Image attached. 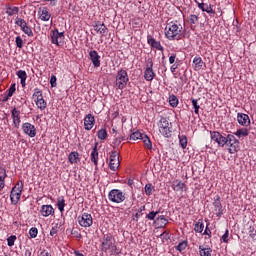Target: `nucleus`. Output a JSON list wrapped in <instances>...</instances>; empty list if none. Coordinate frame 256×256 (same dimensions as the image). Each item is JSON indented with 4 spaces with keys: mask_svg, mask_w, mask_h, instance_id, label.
<instances>
[{
    "mask_svg": "<svg viewBox=\"0 0 256 256\" xmlns=\"http://www.w3.org/2000/svg\"><path fill=\"white\" fill-rule=\"evenodd\" d=\"M165 31V36L169 41H179L181 39V29L177 24H168Z\"/></svg>",
    "mask_w": 256,
    "mask_h": 256,
    "instance_id": "1",
    "label": "nucleus"
},
{
    "mask_svg": "<svg viewBox=\"0 0 256 256\" xmlns=\"http://www.w3.org/2000/svg\"><path fill=\"white\" fill-rule=\"evenodd\" d=\"M21 193H23V181L18 182L10 192L12 205H17V203H19V199H21Z\"/></svg>",
    "mask_w": 256,
    "mask_h": 256,
    "instance_id": "2",
    "label": "nucleus"
},
{
    "mask_svg": "<svg viewBox=\"0 0 256 256\" xmlns=\"http://www.w3.org/2000/svg\"><path fill=\"white\" fill-rule=\"evenodd\" d=\"M226 147H228V152L233 154L237 153L239 151V140L235 138V135L233 134H228L226 136Z\"/></svg>",
    "mask_w": 256,
    "mask_h": 256,
    "instance_id": "3",
    "label": "nucleus"
},
{
    "mask_svg": "<svg viewBox=\"0 0 256 256\" xmlns=\"http://www.w3.org/2000/svg\"><path fill=\"white\" fill-rule=\"evenodd\" d=\"M159 132L163 137H171L172 131H171V123H169V120L167 118H162L159 123Z\"/></svg>",
    "mask_w": 256,
    "mask_h": 256,
    "instance_id": "4",
    "label": "nucleus"
},
{
    "mask_svg": "<svg viewBox=\"0 0 256 256\" xmlns=\"http://www.w3.org/2000/svg\"><path fill=\"white\" fill-rule=\"evenodd\" d=\"M128 82H129V76L127 75V71L125 70L118 71V74L116 77V87H118V89H125V87H127Z\"/></svg>",
    "mask_w": 256,
    "mask_h": 256,
    "instance_id": "5",
    "label": "nucleus"
},
{
    "mask_svg": "<svg viewBox=\"0 0 256 256\" xmlns=\"http://www.w3.org/2000/svg\"><path fill=\"white\" fill-rule=\"evenodd\" d=\"M108 199L112 203H123L125 201V194L119 189H113L109 192Z\"/></svg>",
    "mask_w": 256,
    "mask_h": 256,
    "instance_id": "6",
    "label": "nucleus"
},
{
    "mask_svg": "<svg viewBox=\"0 0 256 256\" xmlns=\"http://www.w3.org/2000/svg\"><path fill=\"white\" fill-rule=\"evenodd\" d=\"M115 243V238H113V235L111 234H105L102 238V243H101V249L104 251V253H107L111 247H113Z\"/></svg>",
    "mask_w": 256,
    "mask_h": 256,
    "instance_id": "7",
    "label": "nucleus"
},
{
    "mask_svg": "<svg viewBox=\"0 0 256 256\" xmlns=\"http://www.w3.org/2000/svg\"><path fill=\"white\" fill-rule=\"evenodd\" d=\"M15 25H18L25 35H28V37H33V30L31 27H29V25H27V22L23 18L17 17L15 20Z\"/></svg>",
    "mask_w": 256,
    "mask_h": 256,
    "instance_id": "8",
    "label": "nucleus"
},
{
    "mask_svg": "<svg viewBox=\"0 0 256 256\" xmlns=\"http://www.w3.org/2000/svg\"><path fill=\"white\" fill-rule=\"evenodd\" d=\"M78 223L81 227H91L93 225V216L89 213H84L78 216Z\"/></svg>",
    "mask_w": 256,
    "mask_h": 256,
    "instance_id": "9",
    "label": "nucleus"
},
{
    "mask_svg": "<svg viewBox=\"0 0 256 256\" xmlns=\"http://www.w3.org/2000/svg\"><path fill=\"white\" fill-rule=\"evenodd\" d=\"M121 162L119 161V153L117 151H113L110 155L109 167L111 171H117L119 169V165Z\"/></svg>",
    "mask_w": 256,
    "mask_h": 256,
    "instance_id": "10",
    "label": "nucleus"
},
{
    "mask_svg": "<svg viewBox=\"0 0 256 256\" xmlns=\"http://www.w3.org/2000/svg\"><path fill=\"white\" fill-rule=\"evenodd\" d=\"M210 136L212 141H215L219 147H225V143H227V137L222 136V134L217 131L210 132Z\"/></svg>",
    "mask_w": 256,
    "mask_h": 256,
    "instance_id": "11",
    "label": "nucleus"
},
{
    "mask_svg": "<svg viewBox=\"0 0 256 256\" xmlns=\"http://www.w3.org/2000/svg\"><path fill=\"white\" fill-rule=\"evenodd\" d=\"M22 130L25 135H28V137L33 138L37 135V128H35V125L29 122L22 124Z\"/></svg>",
    "mask_w": 256,
    "mask_h": 256,
    "instance_id": "12",
    "label": "nucleus"
},
{
    "mask_svg": "<svg viewBox=\"0 0 256 256\" xmlns=\"http://www.w3.org/2000/svg\"><path fill=\"white\" fill-rule=\"evenodd\" d=\"M144 79H146V81H153V79H155V72H153L152 60H150L147 64L146 70L144 72Z\"/></svg>",
    "mask_w": 256,
    "mask_h": 256,
    "instance_id": "13",
    "label": "nucleus"
},
{
    "mask_svg": "<svg viewBox=\"0 0 256 256\" xmlns=\"http://www.w3.org/2000/svg\"><path fill=\"white\" fill-rule=\"evenodd\" d=\"M214 211L216 216L221 217L223 215V205L221 204V197L216 196L213 202Z\"/></svg>",
    "mask_w": 256,
    "mask_h": 256,
    "instance_id": "14",
    "label": "nucleus"
},
{
    "mask_svg": "<svg viewBox=\"0 0 256 256\" xmlns=\"http://www.w3.org/2000/svg\"><path fill=\"white\" fill-rule=\"evenodd\" d=\"M196 5L203 11V13H209L210 15H215V10L211 7V4L204 2H199L195 0Z\"/></svg>",
    "mask_w": 256,
    "mask_h": 256,
    "instance_id": "15",
    "label": "nucleus"
},
{
    "mask_svg": "<svg viewBox=\"0 0 256 256\" xmlns=\"http://www.w3.org/2000/svg\"><path fill=\"white\" fill-rule=\"evenodd\" d=\"M237 121L239 125H242L243 127H249V125H251V119H249V115L247 114L238 113Z\"/></svg>",
    "mask_w": 256,
    "mask_h": 256,
    "instance_id": "16",
    "label": "nucleus"
},
{
    "mask_svg": "<svg viewBox=\"0 0 256 256\" xmlns=\"http://www.w3.org/2000/svg\"><path fill=\"white\" fill-rule=\"evenodd\" d=\"M93 125H95V116L87 114L84 118V127L86 131H91V129H93Z\"/></svg>",
    "mask_w": 256,
    "mask_h": 256,
    "instance_id": "17",
    "label": "nucleus"
},
{
    "mask_svg": "<svg viewBox=\"0 0 256 256\" xmlns=\"http://www.w3.org/2000/svg\"><path fill=\"white\" fill-rule=\"evenodd\" d=\"M94 31L101 35V37H107L108 29L104 23L97 22V24L94 25Z\"/></svg>",
    "mask_w": 256,
    "mask_h": 256,
    "instance_id": "18",
    "label": "nucleus"
},
{
    "mask_svg": "<svg viewBox=\"0 0 256 256\" xmlns=\"http://www.w3.org/2000/svg\"><path fill=\"white\" fill-rule=\"evenodd\" d=\"M11 113L14 127H16V129H19V126L21 125V112L18 111L17 108H13Z\"/></svg>",
    "mask_w": 256,
    "mask_h": 256,
    "instance_id": "19",
    "label": "nucleus"
},
{
    "mask_svg": "<svg viewBox=\"0 0 256 256\" xmlns=\"http://www.w3.org/2000/svg\"><path fill=\"white\" fill-rule=\"evenodd\" d=\"M40 213L43 217H49V215H55V209L52 205H42Z\"/></svg>",
    "mask_w": 256,
    "mask_h": 256,
    "instance_id": "20",
    "label": "nucleus"
},
{
    "mask_svg": "<svg viewBox=\"0 0 256 256\" xmlns=\"http://www.w3.org/2000/svg\"><path fill=\"white\" fill-rule=\"evenodd\" d=\"M89 55L94 67H101V56H99V53H97L95 50H92L89 52Z\"/></svg>",
    "mask_w": 256,
    "mask_h": 256,
    "instance_id": "21",
    "label": "nucleus"
},
{
    "mask_svg": "<svg viewBox=\"0 0 256 256\" xmlns=\"http://www.w3.org/2000/svg\"><path fill=\"white\" fill-rule=\"evenodd\" d=\"M38 15L41 21H49L51 19V13H49V8L47 7L40 8Z\"/></svg>",
    "mask_w": 256,
    "mask_h": 256,
    "instance_id": "22",
    "label": "nucleus"
},
{
    "mask_svg": "<svg viewBox=\"0 0 256 256\" xmlns=\"http://www.w3.org/2000/svg\"><path fill=\"white\" fill-rule=\"evenodd\" d=\"M148 44L151 45L154 49H157L158 51H163V46H161V42L155 40L153 36L148 35L147 36Z\"/></svg>",
    "mask_w": 256,
    "mask_h": 256,
    "instance_id": "23",
    "label": "nucleus"
},
{
    "mask_svg": "<svg viewBox=\"0 0 256 256\" xmlns=\"http://www.w3.org/2000/svg\"><path fill=\"white\" fill-rule=\"evenodd\" d=\"M16 75L18 79H20L21 86L25 87L27 85V83L25 82L27 81V72H25V70H19L16 72Z\"/></svg>",
    "mask_w": 256,
    "mask_h": 256,
    "instance_id": "24",
    "label": "nucleus"
},
{
    "mask_svg": "<svg viewBox=\"0 0 256 256\" xmlns=\"http://www.w3.org/2000/svg\"><path fill=\"white\" fill-rule=\"evenodd\" d=\"M172 189L177 192H182L183 189H185V183H183L181 180H174L172 182Z\"/></svg>",
    "mask_w": 256,
    "mask_h": 256,
    "instance_id": "25",
    "label": "nucleus"
},
{
    "mask_svg": "<svg viewBox=\"0 0 256 256\" xmlns=\"http://www.w3.org/2000/svg\"><path fill=\"white\" fill-rule=\"evenodd\" d=\"M51 37V42L54 45H59V43H61V38H59V30L55 29L51 32L50 34Z\"/></svg>",
    "mask_w": 256,
    "mask_h": 256,
    "instance_id": "26",
    "label": "nucleus"
},
{
    "mask_svg": "<svg viewBox=\"0 0 256 256\" xmlns=\"http://www.w3.org/2000/svg\"><path fill=\"white\" fill-rule=\"evenodd\" d=\"M5 177H7V171L5 168H0V191L5 188Z\"/></svg>",
    "mask_w": 256,
    "mask_h": 256,
    "instance_id": "27",
    "label": "nucleus"
},
{
    "mask_svg": "<svg viewBox=\"0 0 256 256\" xmlns=\"http://www.w3.org/2000/svg\"><path fill=\"white\" fill-rule=\"evenodd\" d=\"M90 159L92 163L97 167V161L99 160V152H97V146H95L91 152Z\"/></svg>",
    "mask_w": 256,
    "mask_h": 256,
    "instance_id": "28",
    "label": "nucleus"
},
{
    "mask_svg": "<svg viewBox=\"0 0 256 256\" xmlns=\"http://www.w3.org/2000/svg\"><path fill=\"white\" fill-rule=\"evenodd\" d=\"M69 162L70 163H79L81 159L79 158V152H71L68 156Z\"/></svg>",
    "mask_w": 256,
    "mask_h": 256,
    "instance_id": "29",
    "label": "nucleus"
},
{
    "mask_svg": "<svg viewBox=\"0 0 256 256\" xmlns=\"http://www.w3.org/2000/svg\"><path fill=\"white\" fill-rule=\"evenodd\" d=\"M35 103L41 111H44V109H47V102L43 98L35 99Z\"/></svg>",
    "mask_w": 256,
    "mask_h": 256,
    "instance_id": "30",
    "label": "nucleus"
},
{
    "mask_svg": "<svg viewBox=\"0 0 256 256\" xmlns=\"http://www.w3.org/2000/svg\"><path fill=\"white\" fill-rule=\"evenodd\" d=\"M57 207H58L60 213H63V211H65V197H63V196L58 197Z\"/></svg>",
    "mask_w": 256,
    "mask_h": 256,
    "instance_id": "31",
    "label": "nucleus"
},
{
    "mask_svg": "<svg viewBox=\"0 0 256 256\" xmlns=\"http://www.w3.org/2000/svg\"><path fill=\"white\" fill-rule=\"evenodd\" d=\"M234 135H236V137H247L249 135V129L247 128H241V129H238Z\"/></svg>",
    "mask_w": 256,
    "mask_h": 256,
    "instance_id": "32",
    "label": "nucleus"
},
{
    "mask_svg": "<svg viewBox=\"0 0 256 256\" xmlns=\"http://www.w3.org/2000/svg\"><path fill=\"white\" fill-rule=\"evenodd\" d=\"M97 137L98 139H100V141H105V139H107L108 137L107 129L101 128L100 130H98Z\"/></svg>",
    "mask_w": 256,
    "mask_h": 256,
    "instance_id": "33",
    "label": "nucleus"
},
{
    "mask_svg": "<svg viewBox=\"0 0 256 256\" xmlns=\"http://www.w3.org/2000/svg\"><path fill=\"white\" fill-rule=\"evenodd\" d=\"M141 141H143V143L147 149H153V144L151 143V139H149V136H147V134H144L142 136Z\"/></svg>",
    "mask_w": 256,
    "mask_h": 256,
    "instance_id": "34",
    "label": "nucleus"
},
{
    "mask_svg": "<svg viewBox=\"0 0 256 256\" xmlns=\"http://www.w3.org/2000/svg\"><path fill=\"white\" fill-rule=\"evenodd\" d=\"M199 253L200 256H211V253H213V250L211 248H205L203 246H199Z\"/></svg>",
    "mask_w": 256,
    "mask_h": 256,
    "instance_id": "35",
    "label": "nucleus"
},
{
    "mask_svg": "<svg viewBox=\"0 0 256 256\" xmlns=\"http://www.w3.org/2000/svg\"><path fill=\"white\" fill-rule=\"evenodd\" d=\"M145 134L139 132V131H136V132H133L131 135H130V141H137L139 139H143V136Z\"/></svg>",
    "mask_w": 256,
    "mask_h": 256,
    "instance_id": "36",
    "label": "nucleus"
},
{
    "mask_svg": "<svg viewBox=\"0 0 256 256\" xmlns=\"http://www.w3.org/2000/svg\"><path fill=\"white\" fill-rule=\"evenodd\" d=\"M169 103L171 107H177L179 105V99L175 95H170L169 97Z\"/></svg>",
    "mask_w": 256,
    "mask_h": 256,
    "instance_id": "37",
    "label": "nucleus"
},
{
    "mask_svg": "<svg viewBox=\"0 0 256 256\" xmlns=\"http://www.w3.org/2000/svg\"><path fill=\"white\" fill-rule=\"evenodd\" d=\"M179 143L182 149H187V136L179 135Z\"/></svg>",
    "mask_w": 256,
    "mask_h": 256,
    "instance_id": "38",
    "label": "nucleus"
},
{
    "mask_svg": "<svg viewBox=\"0 0 256 256\" xmlns=\"http://www.w3.org/2000/svg\"><path fill=\"white\" fill-rule=\"evenodd\" d=\"M9 17H13V15H17L19 13V7L14 6L13 8L9 7L6 11Z\"/></svg>",
    "mask_w": 256,
    "mask_h": 256,
    "instance_id": "39",
    "label": "nucleus"
},
{
    "mask_svg": "<svg viewBox=\"0 0 256 256\" xmlns=\"http://www.w3.org/2000/svg\"><path fill=\"white\" fill-rule=\"evenodd\" d=\"M193 63L196 69H201V67H203V59H201V57H195Z\"/></svg>",
    "mask_w": 256,
    "mask_h": 256,
    "instance_id": "40",
    "label": "nucleus"
},
{
    "mask_svg": "<svg viewBox=\"0 0 256 256\" xmlns=\"http://www.w3.org/2000/svg\"><path fill=\"white\" fill-rule=\"evenodd\" d=\"M203 229H205L203 222H197L194 226V231L196 233H203Z\"/></svg>",
    "mask_w": 256,
    "mask_h": 256,
    "instance_id": "41",
    "label": "nucleus"
},
{
    "mask_svg": "<svg viewBox=\"0 0 256 256\" xmlns=\"http://www.w3.org/2000/svg\"><path fill=\"white\" fill-rule=\"evenodd\" d=\"M33 99H43V92L39 88L34 89Z\"/></svg>",
    "mask_w": 256,
    "mask_h": 256,
    "instance_id": "42",
    "label": "nucleus"
},
{
    "mask_svg": "<svg viewBox=\"0 0 256 256\" xmlns=\"http://www.w3.org/2000/svg\"><path fill=\"white\" fill-rule=\"evenodd\" d=\"M192 105H193V108H194L195 115H199V109H201V106H199L198 100L197 99H192Z\"/></svg>",
    "mask_w": 256,
    "mask_h": 256,
    "instance_id": "43",
    "label": "nucleus"
},
{
    "mask_svg": "<svg viewBox=\"0 0 256 256\" xmlns=\"http://www.w3.org/2000/svg\"><path fill=\"white\" fill-rule=\"evenodd\" d=\"M15 241H17V236L11 235L7 238L8 247H13L15 245Z\"/></svg>",
    "mask_w": 256,
    "mask_h": 256,
    "instance_id": "44",
    "label": "nucleus"
},
{
    "mask_svg": "<svg viewBox=\"0 0 256 256\" xmlns=\"http://www.w3.org/2000/svg\"><path fill=\"white\" fill-rule=\"evenodd\" d=\"M189 24L190 25H195L199 21V17L195 14H191L188 18Z\"/></svg>",
    "mask_w": 256,
    "mask_h": 256,
    "instance_id": "45",
    "label": "nucleus"
},
{
    "mask_svg": "<svg viewBox=\"0 0 256 256\" xmlns=\"http://www.w3.org/2000/svg\"><path fill=\"white\" fill-rule=\"evenodd\" d=\"M110 255H121V250L117 249V245L114 244L110 247Z\"/></svg>",
    "mask_w": 256,
    "mask_h": 256,
    "instance_id": "46",
    "label": "nucleus"
},
{
    "mask_svg": "<svg viewBox=\"0 0 256 256\" xmlns=\"http://www.w3.org/2000/svg\"><path fill=\"white\" fill-rule=\"evenodd\" d=\"M38 234H39V230L37 228H35V227H32L29 230V235H30L31 239H35V237H37Z\"/></svg>",
    "mask_w": 256,
    "mask_h": 256,
    "instance_id": "47",
    "label": "nucleus"
},
{
    "mask_svg": "<svg viewBox=\"0 0 256 256\" xmlns=\"http://www.w3.org/2000/svg\"><path fill=\"white\" fill-rule=\"evenodd\" d=\"M177 251H185L187 249V242L182 241L176 246Z\"/></svg>",
    "mask_w": 256,
    "mask_h": 256,
    "instance_id": "48",
    "label": "nucleus"
},
{
    "mask_svg": "<svg viewBox=\"0 0 256 256\" xmlns=\"http://www.w3.org/2000/svg\"><path fill=\"white\" fill-rule=\"evenodd\" d=\"M157 215H159V212L151 211L149 214L146 215V219H148L149 221H154Z\"/></svg>",
    "mask_w": 256,
    "mask_h": 256,
    "instance_id": "49",
    "label": "nucleus"
},
{
    "mask_svg": "<svg viewBox=\"0 0 256 256\" xmlns=\"http://www.w3.org/2000/svg\"><path fill=\"white\" fill-rule=\"evenodd\" d=\"M153 190H154V188H153V185L152 184H146L145 185V193H146V195H151L152 193H153Z\"/></svg>",
    "mask_w": 256,
    "mask_h": 256,
    "instance_id": "50",
    "label": "nucleus"
},
{
    "mask_svg": "<svg viewBox=\"0 0 256 256\" xmlns=\"http://www.w3.org/2000/svg\"><path fill=\"white\" fill-rule=\"evenodd\" d=\"M15 91H17L16 85L11 84L10 88L8 89V97H13V94L15 93Z\"/></svg>",
    "mask_w": 256,
    "mask_h": 256,
    "instance_id": "51",
    "label": "nucleus"
},
{
    "mask_svg": "<svg viewBox=\"0 0 256 256\" xmlns=\"http://www.w3.org/2000/svg\"><path fill=\"white\" fill-rule=\"evenodd\" d=\"M249 236L251 237L252 241H256V230L254 227L249 228Z\"/></svg>",
    "mask_w": 256,
    "mask_h": 256,
    "instance_id": "52",
    "label": "nucleus"
},
{
    "mask_svg": "<svg viewBox=\"0 0 256 256\" xmlns=\"http://www.w3.org/2000/svg\"><path fill=\"white\" fill-rule=\"evenodd\" d=\"M16 47L23 49V38H21V36L16 37Z\"/></svg>",
    "mask_w": 256,
    "mask_h": 256,
    "instance_id": "53",
    "label": "nucleus"
},
{
    "mask_svg": "<svg viewBox=\"0 0 256 256\" xmlns=\"http://www.w3.org/2000/svg\"><path fill=\"white\" fill-rule=\"evenodd\" d=\"M71 235H74L76 237V239H81L83 236L81 235V232H79V230L73 228L71 230Z\"/></svg>",
    "mask_w": 256,
    "mask_h": 256,
    "instance_id": "54",
    "label": "nucleus"
},
{
    "mask_svg": "<svg viewBox=\"0 0 256 256\" xmlns=\"http://www.w3.org/2000/svg\"><path fill=\"white\" fill-rule=\"evenodd\" d=\"M121 141H125V137H118L114 139V142H113L114 147H119V145H121Z\"/></svg>",
    "mask_w": 256,
    "mask_h": 256,
    "instance_id": "55",
    "label": "nucleus"
},
{
    "mask_svg": "<svg viewBox=\"0 0 256 256\" xmlns=\"http://www.w3.org/2000/svg\"><path fill=\"white\" fill-rule=\"evenodd\" d=\"M157 221H161L162 225H167V223H169V220H167V218H165V216L161 215L157 217Z\"/></svg>",
    "mask_w": 256,
    "mask_h": 256,
    "instance_id": "56",
    "label": "nucleus"
},
{
    "mask_svg": "<svg viewBox=\"0 0 256 256\" xmlns=\"http://www.w3.org/2000/svg\"><path fill=\"white\" fill-rule=\"evenodd\" d=\"M50 84H51V87H57V77L55 75L51 76Z\"/></svg>",
    "mask_w": 256,
    "mask_h": 256,
    "instance_id": "57",
    "label": "nucleus"
},
{
    "mask_svg": "<svg viewBox=\"0 0 256 256\" xmlns=\"http://www.w3.org/2000/svg\"><path fill=\"white\" fill-rule=\"evenodd\" d=\"M222 240L224 243H229V230H226L225 233L222 236Z\"/></svg>",
    "mask_w": 256,
    "mask_h": 256,
    "instance_id": "58",
    "label": "nucleus"
},
{
    "mask_svg": "<svg viewBox=\"0 0 256 256\" xmlns=\"http://www.w3.org/2000/svg\"><path fill=\"white\" fill-rule=\"evenodd\" d=\"M177 58V54H172L170 57H169V64L170 65H173V63H175V59Z\"/></svg>",
    "mask_w": 256,
    "mask_h": 256,
    "instance_id": "59",
    "label": "nucleus"
},
{
    "mask_svg": "<svg viewBox=\"0 0 256 256\" xmlns=\"http://www.w3.org/2000/svg\"><path fill=\"white\" fill-rule=\"evenodd\" d=\"M32 253H33V248H26L25 252H24V255L25 256H31Z\"/></svg>",
    "mask_w": 256,
    "mask_h": 256,
    "instance_id": "60",
    "label": "nucleus"
},
{
    "mask_svg": "<svg viewBox=\"0 0 256 256\" xmlns=\"http://www.w3.org/2000/svg\"><path fill=\"white\" fill-rule=\"evenodd\" d=\"M58 229H57V227H53L51 230H50V235H51V237H54V235H57V233H58Z\"/></svg>",
    "mask_w": 256,
    "mask_h": 256,
    "instance_id": "61",
    "label": "nucleus"
},
{
    "mask_svg": "<svg viewBox=\"0 0 256 256\" xmlns=\"http://www.w3.org/2000/svg\"><path fill=\"white\" fill-rule=\"evenodd\" d=\"M60 38V43L63 41V39H65V33L64 32H59V36Z\"/></svg>",
    "mask_w": 256,
    "mask_h": 256,
    "instance_id": "62",
    "label": "nucleus"
},
{
    "mask_svg": "<svg viewBox=\"0 0 256 256\" xmlns=\"http://www.w3.org/2000/svg\"><path fill=\"white\" fill-rule=\"evenodd\" d=\"M40 256H51V253L47 252L46 250H43V251L40 253Z\"/></svg>",
    "mask_w": 256,
    "mask_h": 256,
    "instance_id": "63",
    "label": "nucleus"
},
{
    "mask_svg": "<svg viewBox=\"0 0 256 256\" xmlns=\"http://www.w3.org/2000/svg\"><path fill=\"white\" fill-rule=\"evenodd\" d=\"M74 255H76V256H85L83 253L79 252V250H75Z\"/></svg>",
    "mask_w": 256,
    "mask_h": 256,
    "instance_id": "64",
    "label": "nucleus"
}]
</instances>
